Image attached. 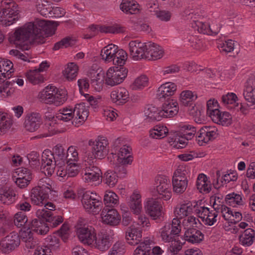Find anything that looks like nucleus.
Segmentation results:
<instances>
[{
    "label": "nucleus",
    "mask_w": 255,
    "mask_h": 255,
    "mask_svg": "<svg viewBox=\"0 0 255 255\" xmlns=\"http://www.w3.org/2000/svg\"><path fill=\"white\" fill-rule=\"evenodd\" d=\"M89 112L84 103L77 104L74 109L63 108L59 111L55 118L58 120L68 122L74 119L73 124L79 126L86 120L88 117Z\"/></svg>",
    "instance_id": "1"
},
{
    "label": "nucleus",
    "mask_w": 255,
    "mask_h": 255,
    "mask_svg": "<svg viewBox=\"0 0 255 255\" xmlns=\"http://www.w3.org/2000/svg\"><path fill=\"white\" fill-rule=\"evenodd\" d=\"M33 26L32 24L28 23L22 27L17 28L13 33L9 34L8 41L22 50H28L29 39L31 38L33 42Z\"/></svg>",
    "instance_id": "2"
},
{
    "label": "nucleus",
    "mask_w": 255,
    "mask_h": 255,
    "mask_svg": "<svg viewBox=\"0 0 255 255\" xmlns=\"http://www.w3.org/2000/svg\"><path fill=\"white\" fill-rule=\"evenodd\" d=\"M29 23L33 26V43L37 44L44 43L45 38L54 34L57 26L56 22L39 19Z\"/></svg>",
    "instance_id": "3"
},
{
    "label": "nucleus",
    "mask_w": 255,
    "mask_h": 255,
    "mask_svg": "<svg viewBox=\"0 0 255 255\" xmlns=\"http://www.w3.org/2000/svg\"><path fill=\"white\" fill-rule=\"evenodd\" d=\"M128 72L125 67L115 66L109 68L105 78L106 84L112 87L121 84L127 76Z\"/></svg>",
    "instance_id": "4"
},
{
    "label": "nucleus",
    "mask_w": 255,
    "mask_h": 255,
    "mask_svg": "<svg viewBox=\"0 0 255 255\" xmlns=\"http://www.w3.org/2000/svg\"><path fill=\"white\" fill-rule=\"evenodd\" d=\"M81 202L84 208L88 211H98L101 209L103 205L100 197L90 191L83 193Z\"/></svg>",
    "instance_id": "5"
},
{
    "label": "nucleus",
    "mask_w": 255,
    "mask_h": 255,
    "mask_svg": "<svg viewBox=\"0 0 255 255\" xmlns=\"http://www.w3.org/2000/svg\"><path fill=\"white\" fill-rule=\"evenodd\" d=\"M156 190L158 199L165 201L171 197V183L169 179L164 176H158L155 178Z\"/></svg>",
    "instance_id": "6"
},
{
    "label": "nucleus",
    "mask_w": 255,
    "mask_h": 255,
    "mask_svg": "<svg viewBox=\"0 0 255 255\" xmlns=\"http://www.w3.org/2000/svg\"><path fill=\"white\" fill-rule=\"evenodd\" d=\"M108 140L103 136H98L95 141H89V145L91 147V151L95 158H104L108 153Z\"/></svg>",
    "instance_id": "7"
},
{
    "label": "nucleus",
    "mask_w": 255,
    "mask_h": 255,
    "mask_svg": "<svg viewBox=\"0 0 255 255\" xmlns=\"http://www.w3.org/2000/svg\"><path fill=\"white\" fill-rule=\"evenodd\" d=\"M78 226L77 234L80 241L85 245L92 246L97 235L94 228L87 225Z\"/></svg>",
    "instance_id": "8"
},
{
    "label": "nucleus",
    "mask_w": 255,
    "mask_h": 255,
    "mask_svg": "<svg viewBox=\"0 0 255 255\" xmlns=\"http://www.w3.org/2000/svg\"><path fill=\"white\" fill-rule=\"evenodd\" d=\"M53 191L47 186H37L33 188L30 192V200L35 205H42L49 199V194Z\"/></svg>",
    "instance_id": "9"
},
{
    "label": "nucleus",
    "mask_w": 255,
    "mask_h": 255,
    "mask_svg": "<svg viewBox=\"0 0 255 255\" xmlns=\"http://www.w3.org/2000/svg\"><path fill=\"white\" fill-rule=\"evenodd\" d=\"M177 170L175 171L172 177L173 191L177 194H181L186 190L188 180L184 173Z\"/></svg>",
    "instance_id": "10"
},
{
    "label": "nucleus",
    "mask_w": 255,
    "mask_h": 255,
    "mask_svg": "<svg viewBox=\"0 0 255 255\" xmlns=\"http://www.w3.org/2000/svg\"><path fill=\"white\" fill-rule=\"evenodd\" d=\"M20 240L19 236L15 232H12L0 241V247L5 253H9L20 244Z\"/></svg>",
    "instance_id": "11"
},
{
    "label": "nucleus",
    "mask_w": 255,
    "mask_h": 255,
    "mask_svg": "<svg viewBox=\"0 0 255 255\" xmlns=\"http://www.w3.org/2000/svg\"><path fill=\"white\" fill-rule=\"evenodd\" d=\"M41 162V168L43 172L45 173L46 171L48 175H51L57 164L55 162L54 154L51 150L47 149L43 151Z\"/></svg>",
    "instance_id": "12"
},
{
    "label": "nucleus",
    "mask_w": 255,
    "mask_h": 255,
    "mask_svg": "<svg viewBox=\"0 0 255 255\" xmlns=\"http://www.w3.org/2000/svg\"><path fill=\"white\" fill-rule=\"evenodd\" d=\"M217 129L215 127L204 126L197 132L196 138L199 142L207 143L215 139L217 136Z\"/></svg>",
    "instance_id": "13"
},
{
    "label": "nucleus",
    "mask_w": 255,
    "mask_h": 255,
    "mask_svg": "<svg viewBox=\"0 0 255 255\" xmlns=\"http://www.w3.org/2000/svg\"><path fill=\"white\" fill-rule=\"evenodd\" d=\"M146 213L153 220L160 219L162 217V206L159 199H149L145 206Z\"/></svg>",
    "instance_id": "14"
},
{
    "label": "nucleus",
    "mask_w": 255,
    "mask_h": 255,
    "mask_svg": "<svg viewBox=\"0 0 255 255\" xmlns=\"http://www.w3.org/2000/svg\"><path fill=\"white\" fill-rule=\"evenodd\" d=\"M142 231L134 225H131L128 228L126 232V239L127 243L131 246L138 245L141 242Z\"/></svg>",
    "instance_id": "15"
},
{
    "label": "nucleus",
    "mask_w": 255,
    "mask_h": 255,
    "mask_svg": "<svg viewBox=\"0 0 255 255\" xmlns=\"http://www.w3.org/2000/svg\"><path fill=\"white\" fill-rule=\"evenodd\" d=\"M146 42L142 43L138 40L131 41L129 43L130 55L134 60L144 59Z\"/></svg>",
    "instance_id": "16"
},
{
    "label": "nucleus",
    "mask_w": 255,
    "mask_h": 255,
    "mask_svg": "<svg viewBox=\"0 0 255 255\" xmlns=\"http://www.w3.org/2000/svg\"><path fill=\"white\" fill-rule=\"evenodd\" d=\"M103 222L111 226L117 225L121 220V216L113 208H104L101 214Z\"/></svg>",
    "instance_id": "17"
},
{
    "label": "nucleus",
    "mask_w": 255,
    "mask_h": 255,
    "mask_svg": "<svg viewBox=\"0 0 255 255\" xmlns=\"http://www.w3.org/2000/svg\"><path fill=\"white\" fill-rule=\"evenodd\" d=\"M112 244L111 236L106 232H100L96 236L94 242L92 246L101 251L108 250Z\"/></svg>",
    "instance_id": "18"
},
{
    "label": "nucleus",
    "mask_w": 255,
    "mask_h": 255,
    "mask_svg": "<svg viewBox=\"0 0 255 255\" xmlns=\"http://www.w3.org/2000/svg\"><path fill=\"white\" fill-rule=\"evenodd\" d=\"M172 227L170 223H167L160 229V237L165 242H170L179 236L181 229L178 226Z\"/></svg>",
    "instance_id": "19"
},
{
    "label": "nucleus",
    "mask_w": 255,
    "mask_h": 255,
    "mask_svg": "<svg viewBox=\"0 0 255 255\" xmlns=\"http://www.w3.org/2000/svg\"><path fill=\"white\" fill-rule=\"evenodd\" d=\"M144 59L155 60L161 58L163 56V51L161 47L151 42H146Z\"/></svg>",
    "instance_id": "20"
},
{
    "label": "nucleus",
    "mask_w": 255,
    "mask_h": 255,
    "mask_svg": "<svg viewBox=\"0 0 255 255\" xmlns=\"http://www.w3.org/2000/svg\"><path fill=\"white\" fill-rule=\"evenodd\" d=\"M177 90V86L172 82H166L161 85L157 91V97L160 100H170Z\"/></svg>",
    "instance_id": "21"
},
{
    "label": "nucleus",
    "mask_w": 255,
    "mask_h": 255,
    "mask_svg": "<svg viewBox=\"0 0 255 255\" xmlns=\"http://www.w3.org/2000/svg\"><path fill=\"white\" fill-rule=\"evenodd\" d=\"M37 217L42 218L47 222L51 224L50 226L56 227L63 222V218L61 216H54L52 212L45 209H38L36 212Z\"/></svg>",
    "instance_id": "22"
},
{
    "label": "nucleus",
    "mask_w": 255,
    "mask_h": 255,
    "mask_svg": "<svg viewBox=\"0 0 255 255\" xmlns=\"http://www.w3.org/2000/svg\"><path fill=\"white\" fill-rule=\"evenodd\" d=\"M42 124L41 116L38 113L27 115L24 122L25 129L30 132L36 131Z\"/></svg>",
    "instance_id": "23"
},
{
    "label": "nucleus",
    "mask_w": 255,
    "mask_h": 255,
    "mask_svg": "<svg viewBox=\"0 0 255 255\" xmlns=\"http://www.w3.org/2000/svg\"><path fill=\"white\" fill-rule=\"evenodd\" d=\"M179 110L178 104L173 99L167 100L162 105L161 115L163 118H171L177 114Z\"/></svg>",
    "instance_id": "24"
},
{
    "label": "nucleus",
    "mask_w": 255,
    "mask_h": 255,
    "mask_svg": "<svg viewBox=\"0 0 255 255\" xmlns=\"http://www.w3.org/2000/svg\"><path fill=\"white\" fill-rule=\"evenodd\" d=\"M129 98L128 90L123 87L113 91L111 93V99L113 103L117 105H123L125 104Z\"/></svg>",
    "instance_id": "25"
},
{
    "label": "nucleus",
    "mask_w": 255,
    "mask_h": 255,
    "mask_svg": "<svg viewBox=\"0 0 255 255\" xmlns=\"http://www.w3.org/2000/svg\"><path fill=\"white\" fill-rule=\"evenodd\" d=\"M57 88L53 86H48L45 88L39 94L40 101L47 104H53Z\"/></svg>",
    "instance_id": "26"
},
{
    "label": "nucleus",
    "mask_w": 255,
    "mask_h": 255,
    "mask_svg": "<svg viewBox=\"0 0 255 255\" xmlns=\"http://www.w3.org/2000/svg\"><path fill=\"white\" fill-rule=\"evenodd\" d=\"M83 179L86 182H94L99 180L102 177L101 169L97 166L90 165L84 170Z\"/></svg>",
    "instance_id": "27"
},
{
    "label": "nucleus",
    "mask_w": 255,
    "mask_h": 255,
    "mask_svg": "<svg viewBox=\"0 0 255 255\" xmlns=\"http://www.w3.org/2000/svg\"><path fill=\"white\" fill-rule=\"evenodd\" d=\"M13 64L10 60L0 58V84L5 81V79L8 77L13 72Z\"/></svg>",
    "instance_id": "28"
},
{
    "label": "nucleus",
    "mask_w": 255,
    "mask_h": 255,
    "mask_svg": "<svg viewBox=\"0 0 255 255\" xmlns=\"http://www.w3.org/2000/svg\"><path fill=\"white\" fill-rule=\"evenodd\" d=\"M185 241L192 244L200 243L204 237V234L197 229L192 228L187 230L184 235Z\"/></svg>",
    "instance_id": "29"
},
{
    "label": "nucleus",
    "mask_w": 255,
    "mask_h": 255,
    "mask_svg": "<svg viewBox=\"0 0 255 255\" xmlns=\"http://www.w3.org/2000/svg\"><path fill=\"white\" fill-rule=\"evenodd\" d=\"M244 96L246 101L255 105V77L250 78L247 81Z\"/></svg>",
    "instance_id": "30"
},
{
    "label": "nucleus",
    "mask_w": 255,
    "mask_h": 255,
    "mask_svg": "<svg viewBox=\"0 0 255 255\" xmlns=\"http://www.w3.org/2000/svg\"><path fill=\"white\" fill-rule=\"evenodd\" d=\"M131 148L127 145H124L121 147L118 153L113 154L114 158H117V161L119 163H124L125 164H131L132 161V156L130 155V151Z\"/></svg>",
    "instance_id": "31"
},
{
    "label": "nucleus",
    "mask_w": 255,
    "mask_h": 255,
    "mask_svg": "<svg viewBox=\"0 0 255 255\" xmlns=\"http://www.w3.org/2000/svg\"><path fill=\"white\" fill-rule=\"evenodd\" d=\"M89 34L84 35L85 39H90L95 36L99 31L104 33H115L118 32V30L114 27H99L96 25H92L89 27Z\"/></svg>",
    "instance_id": "32"
},
{
    "label": "nucleus",
    "mask_w": 255,
    "mask_h": 255,
    "mask_svg": "<svg viewBox=\"0 0 255 255\" xmlns=\"http://www.w3.org/2000/svg\"><path fill=\"white\" fill-rule=\"evenodd\" d=\"M52 150V153L54 154L55 162L57 166L65 165L67 156L63 147L60 144H57Z\"/></svg>",
    "instance_id": "33"
},
{
    "label": "nucleus",
    "mask_w": 255,
    "mask_h": 255,
    "mask_svg": "<svg viewBox=\"0 0 255 255\" xmlns=\"http://www.w3.org/2000/svg\"><path fill=\"white\" fill-rule=\"evenodd\" d=\"M239 241L245 247L251 246L255 239V231L251 228L245 230L239 236Z\"/></svg>",
    "instance_id": "34"
},
{
    "label": "nucleus",
    "mask_w": 255,
    "mask_h": 255,
    "mask_svg": "<svg viewBox=\"0 0 255 255\" xmlns=\"http://www.w3.org/2000/svg\"><path fill=\"white\" fill-rule=\"evenodd\" d=\"M245 199L241 194L233 192L226 196L225 201L227 205L236 207L245 204Z\"/></svg>",
    "instance_id": "35"
},
{
    "label": "nucleus",
    "mask_w": 255,
    "mask_h": 255,
    "mask_svg": "<svg viewBox=\"0 0 255 255\" xmlns=\"http://www.w3.org/2000/svg\"><path fill=\"white\" fill-rule=\"evenodd\" d=\"M144 115L148 122L159 121L163 118L161 115V110L152 105L148 106L145 108Z\"/></svg>",
    "instance_id": "36"
},
{
    "label": "nucleus",
    "mask_w": 255,
    "mask_h": 255,
    "mask_svg": "<svg viewBox=\"0 0 255 255\" xmlns=\"http://www.w3.org/2000/svg\"><path fill=\"white\" fill-rule=\"evenodd\" d=\"M139 4L134 0H123L121 9L127 14H135L139 11Z\"/></svg>",
    "instance_id": "37"
},
{
    "label": "nucleus",
    "mask_w": 255,
    "mask_h": 255,
    "mask_svg": "<svg viewBox=\"0 0 255 255\" xmlns=\"http://www.w3.org/2000/svg\"><path fill=\"white\" fill-rule=\"evenodd\" d=\"M118 46L111 44L104 47L101 51V56L103 60L107 62L112 61L117 53Z\"/></svg>",
    "instance_id": "38"
},
{
    "label": "nucleus",
    "mask_w": 255,
    "mask_h": 255,
    "mask_svg": "<svg viewBox=\"0 0 255 255\" xmlns=\"http://www.w3.org/2000/svg\"><path fill=\"white\" fill-rule=\"evenodd\" d=\"M1 6L4 7L8 15H10L11 18H15V21L17 20L19 17L18 10L17 9L18 5L16 4L12 0H9V1H3L1 2Z\"/></svg>",
    "instance_id": "39"
},
{
    "label": "nucleus",
    "mask_w": 255,
    "mask_h": 255,
    "mask_svg": "<svg viewBox=\"0 0 255 255\" xmlns=\"http://www.w3.org/2000/svg\"><path fill=\"white\" fill-rule=\"evenodd\" d=\"M129 206L134 214H138L140 213L142 206L141 196L139 194L134 193L130 196Z\"/></svg>",
    "instance_id": "40"
},
{
    "label": "nucleus",
    "mask_w": 255,
    "mask_h": 255,
    "mask_svg": "<svg viewBox=\"0 0 255 255\" xmlns=\"http://www.w3.org/2000/svg\"><path fill=\"white\" fill-rule=\"evenodd\" d=\"M150 244L149 240L140 243L134 251L133 255H151Z\"/></svg>",
    "instance_id": "41"
},
{
    "label": "nucleus",
    "mask_w": 255,
    "mask_h": 255,
    "mask_svg": "<svg viewBox=\"0 0 255 255\" xmlns=\"http://www.w3.org/2000/svg\"><path fill=\"white\" fill-rule=\"evenodd\" d=\"M192 27L199 32L203 34H217L219 32V30L218 29L217 30L213 31L207 23H203L199 21H195Z\"/></svg>",
    "instance_id": "42"
},
{
    "label": "nucleus",
    "mask_w": 255,
    "mask_h": 255,
    "mask_svg": "<svg viewBox=\"0 0 255 255\" xmlns=\"http://www.w3.org/2000/svg\"><path fill=\"white\" fill-rule=\"evenodd\" d=\"M21 240L25 243V246L27 249H34L37 245L31 231H24L21 235Z\"/></svg>",
    "instance_id": "43"
},
{
    "label": "nucleus",
    "mask_w": 255,
    "mask_h": 255,
    "mask_svg": "<svg viewBox=\"0 0 255 255\" xmlns=\"http://www.w3.org/2000/svg\"><path fill=\"white\" fill-rule=\"evenodd\" d=\"M104 202L107 207H114L119 204V197L111 191H107L104 197Z\"/></svg>",
    "instance_id": "44"
},
{
    "label": "nucleus",
    "mask_w": 255,
    "mask_h": 255,
    "mask_svg": "<svg viewBox=\"0 0 255 255\" xmlns=\"http://www.w3.org/2000/svg\"><path fill=\"white\" fill-rule=\"evenodd\" d=\"M197 98V96L194 95L191 91H184L180 94V102L185 106H191L192 102Z\"/></svg>",
    "instance_id": "45"
},
{
    "label": "nucleus",
    "mask_w": 255,
    "mask_h": 255,
    "mask_svg": "<svg viewBox=\"0 0 255 255\" xmlns=\"http://www.w3.org/2000/svg\"><path fill=\"white\" fill-rule=\"evenodd\" d=\"M78 71V66L74 63H70L67 64L63 73L68 80H72L77 76Z\"/></svg>",
    "instance_id": "46"
},
{
    "label": "nucleus",
    "mask_w": 255,
    "mask_h": 255,
    "mask_svg": "<svg viewBox=\"0 0 255 255\" xmlns=\"http://www.w3.org/2000/svg\"><path fill=\"white\" fill-rule=\"evenodd\" d=\"M118 175L113 171H108L104 175L103 182L110 187H114L118 182Z\"/></svg>",
    "instance_id": "47"
},
{
    "label": "nucleus",
    "mask_w": 255,
    "mask_h": 255,
    "mask_svg": "<svg viewBox=\"0 0 255 255\" xmlns=\"http://www.w3.org/2000/svg\"><path fill=\"white\" fill-rule=\"evenodd\" d=\"M168 129L166 127L155 126L149 131L150 136L153 138L160 139L166 136Z\"/></svg>",
    "instance_id": "48"
},
{
    "label": "nucleus",
    "mask_w": 255,
    "mask_h": 255,
    "mask_svg": "<svg viewBox=\"0 0 255 255\" xmlns=\"http://www.w3.org/2000/svg\"><path fill=\"white\" fill-rule=\"evenodd\" d=\"M186 139L183 135L180 134V132L176 133L174 138H171L169 142L173 147L177 149H182L186 147L187 142Z\"/></svg>",
    "instance_id": "49"
},
{
    "label": "nucleus",
    "mask_w": 255,
    "mask_h": 255,
    "mask_svg": "<svg viewBox=\"0 0 255 255\" xmlns=\"http://www.w3.org/2000/svg\"><path fill=\"white\" fill-rule=\"evenodd\" d=\"M15 193L11 189H5L3 193L0 194V200L3 204L9 205L12 203L15 200Z\"/></svg>",
    "instance_id": "50"
},
{
    "label": "nucleus",
    "mask_w": 255,
    "mask_h": 255,
    "mask_svg": "<svg viewBox=\"0 0 255 255\" xmlns=\"http://www.w3.org/2000/svg\"><path fill=\"white\" fill-rule=\"evenodd\" d=\"M43 1V0H37L36 5L37 10L44 16H50L51 15L52 7L49 4L44 3Z\"/></svg>",
    "instance_id": "51"
},
{
    "label": "nucleus",
    "mask_w": 255,
    "mask_h": 255,
    "mask_svg": "<svg viewBox=\"0 0 255 255\" xmlns=\"http://www.w3.org/2000/svg\"><path fill=\"white\" fill-rule=\"evenodd\" d=\"M213 102L212 100H210L207 102V113L215 123H217L219 120L220 116H221L222 112L218 108H210V105H213Z\"/></svg>",
    "instance_id": "52"
},
{
    "label": "nucleus",
    "mask_w": 255,
    "mask_h": 255,
    "mask_svg": "<svg viewBox=\"0 0 255 255\" xmlns=\"http://www.w3.org/2000/svg\"><path fill=\"white\" fill-rule=\"evenodd\" d=\"M2 10L0 11V24L4 26H9L15 22V18H11L8 15L4 7H2Z\"/></svg>",
    "instance_id": "53"
},
{
    "label": "nucleus",
    "mask_w": 255,
    "mask_h": 255,
    "mask_svg": "<svg viewBox=\"0 0 255 255\" xmlns=\"http://www.w3.org/2000/svg\"><path fill=\"white\" fill-rule=\"evenodd\" d=\"M12 124V120L3 114L0 118V134L5 133Z\"/></svg>",
    "instance_id": "54"
},
{
    "label": "nucleus",
    "mask_w": 255,
    "mask_h": 255,
    "mask_svg": "<svg viewBox=\"0 0 255 255\" xmlns=\"http://www.w3.org/2000/svg\"><path fill=\"white\" fill-rule=\"evenodd\" d=\"M28 221V219L25 214L22 212H19L15 214L14 216L13 222L14 225L18 228H20L26 226V223ZM24 227V228H26Z\"/></svg>",
    "instance_id": "55"
},
{
    "label": "nucleus",
    "mask_w": 255,
    "mask_h": 255,
    "mask_svg": "<svg viewBox=\"0 0 255 255\" xmlns=\"http://www.w3.org/2000/svg\"><path fill=\"white\" fill-rule=\"evenodd\" d=\"M28 80L33 84H38L43 82V77L39 72L34 70H30L27 74Z\"/></svg>",
    "instance_id": "56"
},
{
    "label": "nucleus",
    "mask_w": 255,
    "mask_h": 255,
    "mask_svg": "<svg viewBox=\"0 0 255 255\" xmlns=\"http://www.w3.org/2000/svg\"><path fill=\"white\" fill-rule=\"evenodd\" d=\"M54 102L53 104L56 106L63 104L67 99V92L65 90H58L57 88L56 94H55Z\"/></svg>",
    "instance_id": "57"
},
{
    "label": "nucleus",
    "mask_w": 255,
    "mask_h": 255,
    "mask_svg": "<svg viewBox=\"0 0 255 255\" xmlns=\"http://www.w3.org/2000/svg\"><path fill=\"white\" fill-rule=\"evenodd\" d=\"M148 78L145 75H141L137 77L131 86V88L133 90L142 89L146 86L147 84Z\"/></svg>",
    "instance_id": "58"
},
{
    "label": "nucleus",
    "mask_w": 255,
    "mask_h": 255,
    "mask_svg": "<svg viewBox=\"0 0 255 255\" xmlns=\"http://www.w3.org/2000/svg\"><path fill=\"white\" fill-rule=\"evenodd\" d=\"M67 160L66 163L69 165L72 164L71 161H76L78 158V153L75 148L73 146H70L67 150Z\"/></svg>",
    "instance_id": "59"
},
{
    "label": "nucleus",
    "mask_w": 255,
    "mask_h": 255,
    "mask_svg": "<svg viewBox=\"0 0 255 255\" xmlns=\"http://www.w3.org/2000/svg\"><path fill=\"white\" fill-rule=\"evenodd\" d=\"M182 128L184 132L180 133V134L183 135L187 140L191 139L196 132V128L190 125L184 126L182 127Z\"/></svg>",
    "instance_id": "60"
},
{
    "label": "nucleus",
    "mask_w": 255,
    "mask_h": 255,
    "mask_svg": "<svg viewBox=\"0 0 255 255\" xmlns=\"http://www.w3.org/2000/svg\"><path fill=\"white\" fill-rule=\"evenodd\" d=\"M125 253L124 244L120 242H116L110 251V255H123Z\"/></svg>",
    "instance_id": "61"
},
{
    "label": "nucleus",
    "mask_w": 255,
    "mask_h": 255,
    "mask_svg": "<svg viewBox=\"0 0 255 255\" xmlns=\"http://www.w3.org/2000/svg\"><path fill=\"white\" fill-rule=\"evenodd\" d=\"M221 116L219 120L216 123L226 127L232 124V116L228 112H222Z\"/></svg>",
    "instance_id": "62"
},
{
    "label": "nucleus",
    "mask_w": 255,
    "mask_h": 255,
    "mask_svg": "<svg viewBox=\"0 0 255 255\" xmlns=\"http://www.w3.org/2000/svg\"><path fill=\"white\" fill-rule=\"evenodd\" d=\"M190 114L192 115L196 123H201L204 121V116L201 111L195 106H193L189 110Z\"/></svg>",
    "instance_id": "63"
},
{
    "label": "nucleus",
    "mask_w": 255,
    "mask_h": 255,
    "mask_svg": "<svg viewBox=\"0 0 255 255\" xmlns=\"http://www.w3.org/2000/svg\"><path fill=\"white\" fill-rule=\"evenodd\" d=\"M189 207L185 204L177 207L174 210V214L176 217L182 219L188 216Z\"/></svg>",
    "instance_id": "64"
}]
</instances>
